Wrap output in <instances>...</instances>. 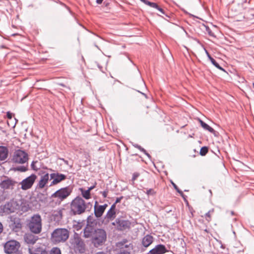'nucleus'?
<instances>
[{
  "label": "nucleus",
  "instance_id": "obj_56",
  "mask_svg": "<svg viewBox=\"0 0 254 254\" xmlns=\"http://www.w3.org/2000/svg\"><path fill=\"white\" fill-rule=\"evenodd\" d=\"M150 1L148 0H145L144 1H143V3L146 5H148V2H149Z\"/></svg>",
  "mask_w": 254,
  "mask_h": 254
},
{
  "label": "nucleus",
  "instance_id": "obj_59",
  "mask_svg": "<svg viewBox=\"0 0 254 254\" xmlns=\"http://www.w3.org/2000/svg\"><path fill=\"white\" fill-rule=\"evenodd\" d=\"M210 211H208L207 213H206L205 215L206 217H210Z\"/></svg>",
  "mask_w": 254,
  "mask_h": 254
},
{
  "label": "nucleus",
  "instance_id": "obj_29",
  "mask_svg": "<svg viewBox=\"0 0 254 254\" xmlns=\"http://www.w3.org/2000/svg\"><path fill=\"white\" fill-rule=\"evenodd\" d=\"M208 151V147L207 146H203L200 148V151H199V154L202 156H204L206 155Z\"/></svg>",
  "mask_w": 254,
  "mask_h": 254
},
{
  "label": "nucleus",
  "instance_id": "obj_48",
  "mask_svg": "<svg viewBox=\"0 0 254 254\" xmlns=\"http://www.w3.org/2000/svg\"><path fill=\"white\" fill-rule=\"evenodd\" d=\"M116 204L114 203L111 206L109 210L115 211Z\"/></svg>",
  "mask_w": 254,
  "mask_h": 254
},
{
  "label": "nucleus",
  "instance_id": "obj_36",
  "mask_svg": "<svg viewBox=\"0 0 254 254\" xmlns=\"http://www.w3.org/2000/svg\"><path fill=\"white\" fill-rule=\"evenodd\" d=\"M36 162H37V161H33L31 164V167L32 169H33L34 171H37L38 170V168H37L35 166V163Z\"/></svg>",
  "mask_w": 254,
  "mask_h": 254
},
{
  "label": "nucleus",
  "instance_id": "obj_24",
  "mask_svg": "<svg viewBox=\"0 0 254 254\" xmlns=\"http://www.w3.org/2000/svg\"><path fill=\"white\" fill-rule=\"evenodd\" d=\"M79 190L81 193L82 196L85 199H89L91 197V193L89 190H85L82 188H79Z\"/></svg>",
  "mask_w": 254,
  "mask_h": 254
},
{
  "label": "nucleus",
  "instance_id": "obj_34",
  "mask_svg": "<svg viewBox=\"0 0 254 254\" xmlns=\"http://www.w3.org/2000/svg\"><path fill=\"white\" fill-rule=\"evenodd\" d=\"M146 193L148 195H154L155 194L156 192L152 189H149L147 190Z\"/></svg>",
  "mask_w": 254,
  "mask_h": 254
},
{
  "label": "nucleus",
  "instance_id": "obj_21",
  "mask_svg": "<svg viewBox=\"0 0 254 254\" xmlns=\"http://www.w3.org/2000/svg\"><path fill=\"white\" fill-rule=\"evenodd\" d=\"M98 218L94 216L93 214L89 215L86 219V224L96 226L98 223Z\"/></svg>",
  "mask_w": 254,
  "mask_h": 254
},
{
  "label": "nucleus",
  "instance_id": "obj_26",
  "mask_svg": "<svg viewBox=\"0 0 254 254\" xmlns=\"http://www.w3.org/2000/svg\"><path fill=\"white\" fill-rule=\"evenodd\" d=\"M127 242V241L125 240L120 243L121 250H124V248H127L128 249L127 251L129 252L130 250L132 249V245L130 243L128 244H126Z\"/></svg>",
  "mask_w": 254,
  "mask_h": 254
},
{
  "label": "nucleus",
  "instance_id": "obj_7",
  "mask_svg": "<svg viewBox=\"0 0 254 254\" xmlns=\"http://www.w3.org/2000/svg\"><path fill=\"white\" fill-rule=\"evenodd\" d=\"M69 242L71 246L76 252L79 253H83L85 252V244L78 234L75 233L73 237L70 239Z\"/></svg>",
  "mask_w": 254,
  "mask_h": 254
},
{
  "label": "nucleus",
  "instance_id": "obj_28",
  "mask_svg": "<svg viewBox=\"0 0 254 254\" xmlns=\"http://www.w3.org/2000/svg\"><path fill=\"white\" fill-rule=\"evenodd\" d=\"M210 62L211 64L216 68L225 72H227L221 66L219 65V64L216 61V60L214 59H212L211 61H210Z\"/></svg>",
  "mask_w": 254,
  "mask_h": 254
},
{
  "label": "nucleus",
  "instance_id": "obj_42",
  "mask_svg": "<svg viewBox=\"0 0 254 254\" xmlns=\"http://www.w3.org/2000/svg\"><path fill=\"white\" fill-rule=\"evenodd\" d=\"M178 193L180 194V195L184 198V199L187 202V199H186V196L184 194L183 192L180 190Z\"/></svg>",
  "mask_w": 254,
  "mask_h": 254
},
{
  "label": "nucleus",
  "instance_id": "obj_57",
  "mask_svg": "<svg viewBox=\"0 0 254 254\" xmlns=\"http://www.w3.org/2000/svg\"><path fill=\"white\" fill-rule=\"evenodd\" d=\"M95 254H107L104 252H99L96 253Z\"/></svg>",
  "mask_w": 254,
  "mask_h": 254
},
{
  "label": "nucleus",
  "instance_id": "obj_6",
  "mask_svg": "<svg viewBox=\"0 0 254 254\" xmlns=\"http://www.w3.org/2000/svg\"><path fill=\"white\" fill-rule=\"evenodd\" d=\"M19 208V206L18 202L12 199L7 201L4 204L0 205V212L1 214H9L15 212Z\"/></svg>",
  "mask_w": 254,
  "mask_h": 254
},
{
  "label": "nucleus",
  "instance_id": "obj_17",
  "mask_svg": "<svg viewBox=\"0 0 254 254\" xmlns=\"http://www.w3.org/2000/svg\"><path fill=\"white\" fill-rule=\"evenodd\" d=\"M104 212L105 211L103 210L102 207L100 205H98V202L96 201L94 206V213L95 216L97 218H100L103 215Z\"/></svg>",
  "mask_w": 254,
  "mask_h": 254
},
{
  "label": "nucleus",
  "instance_id": "obj_53",
  "mask_svg": "<svg viewBox=\"0 0 254 254\" xmlns=\"http://www.w3.org/2000/svg\"><path fill=\"white\" fill-rule=\"evenodd\" d=\"M3 230V226L1 222H0V233L2 232Z\"/></svg>",
  "mask_w": 254,
  "mask_h": 254
},
{
  "label": "nucleus",
  "instance_id": "obj_27",
  "mask_svg": "<svg viewBox=\"0 0 254 254\" xmlns=\"http://www.w3.org/2000/svg\"><path fill=\"white\" fill-rule=\"evenodd\" d=\"M28 170L27 166H19L15 167H12L10 170L14 172L18 171L20 172H25Z\"/></svg>",
  "mask_w": 254,
  "mask_h": 254
},
{
  "label": "nucleus",
  "instance_id": "obj_50",
  "mask_svg": "<svg viewBox=\"0 0 254 254\" xmlns=\"http://www.w3.org/2000/svg\"><path fill=\"white\" fill-rule=\"evenodd\" d=\"M143 153L146 155L147 157L150 159L151 160V155L145 150V152H143Z\"/></svg>",
  "mask_w": 254,
  "mask_h": 254
},
{
  "label": "nucleus",
  "instance_id": "obj_45",
  "mask_svg": "<svg viewBox=\"0 0 254 254\" xmlns=\"http://www.w3.org/2000/svg\"><path fill=\"white\" fill-rule=\"evenodd\" d=\"M178 193L180 194V195L184 198V199L187 202V199H186V196L184 194L183 192L180 190Z\"/></svg>",
  "mask_w": 254,
  "mask_h": 254
},
{
  "label": "nucleus",
  "instance_id": "obj_3",
  "mask_svg": "<svg viewBox=\"0 0 254 254\" xmlns=\"http://www.w3.org/2000/svg\"><path fill=\"white\" fill-rule=\"evenodd\" d=\"M31 233L38 234L42 231V219L39 214L34 215L27 224Z\"/></svg>",
  "mask_w": 254,
  "mask_h": 254
},
{
  "label": "nucleus",
  "instance_id": "obj_41",
  "mask_svg": "<svg viewBox=\"0 0 254 254\" xmlns=\"http://www.w3.org/2000/svg\"><path fill=\"white\" fill-rule=\"evenodd\" d=\"M181 9L185 14L189 15L190 16V17H196L194 15H193V14H190L189 12H188L184 8H182Z\"/></svg>",
  "mask_w": 254,
  "mask_h": 254
},
{
  "label": "nucleus",
  "instance_id": "obj_40",
  "mask_svg": "<svg viewBox=\"0 0 254 254\" xmlns=\"http://www.w3.org/2000/svg\"><path fill=\"white\" fill-rule=\"evenodd\" d=\"M171 183L172 185V186H173L174 188L175 189V190L178 192H179V191L181 190L179 189V188L178 187V186L173 182V181H171Z\"/></svg>",
  "mask_w": 254,
  "mask_h": 254
},
{
  "label": "nucleus",
  "instance_id": "obj_35",
  "mask_svg": "<svg viewBox=\"0 0 254 254\" xmlns=\"http://www.w3.org/2000/svg\"><path fill=\"white\" fill-rule=\"evenodd\" d=\"M139 176V173L138 172H134L132 174V177L131 179L132 181H134Z\"/></svg>",
  "mask_w": 254,
  "mask_h": 254
},
{
  "label": "nucleus",
  "instance_id": "obj_60",
  "mask_svg": "<svg viewBox=\"0 0 254 254\" xmlns=\"http://www.w3.org/2000/svg\"><path fill=\"white\" fill-rule=\"evenodd\" d=\"M62 160L64 161V163H65L66 164H67L68 161L67 160H65L64 159H62Z\"/></svg>",
  "mask_w": 254,
  "mask_h": 254
},
{
  "label": "nucleus",
  "instance_id": "obj_19",
  "mask_svg": "<svg viewBox=\"0 0 254 254\" xmlns=\"http://www.w3.org/2000/svg\"><path fill=\"white\" fill-rule=\"evenodd\" d=\"M8 150L6 146H0V160L4 161L8 157Z\"/></svg>",
  "mask_w": 254,
  "mask_h": 254
},
{
  "label": "nucleus",
  "instance_id": "obj_25",
  "mask_svg": "<svg viewBox=\"0 0 254 254\" xmlns=\"http://www.w3.org/2000/svg\"><path fill=\"white\" fill-rule=\"evenodd\" d=\"M115 217L116 211L111 210H109L105 216V219H107L108 221H110L114 219Z\"/></svg>",
  "mask_w": 254,
  "mask_h": 254
},
{
  "label": "nucleus",
  "instance_id": "obj_47",
  "mask_svg": "<svg viewBox=\"0 0 254 254\" xmlns=\"http://www.w3.org/2000/svg\"><path fill=\"white\" fill-rule=\"evenodd\" d=\"M55 1L56 2H57V3H59V4H61V5H62V6H64L65 7H66V8H68V7H67V6H66V5L64 3H63V2H62V1H60L59 0H56Z\"/></svg>",
  "mask_w": 254,
  "mask_h": 254
},
{
  "label": "nucleus",
  "instance_id": "obj_31",
  "mask_svg": "<svg viewBox=\"0 0 254 254\" xmlns=\"http://www.w3.org/2000/svg\"><path fill=\"white\" fill-rule=\"evenodd\" d=\"M84 221L82 222H77L76 224L73 225L74 228L76 231H79L80 230L82 227V223H83Z\"/></svg>",
  "mask_w": 254,
  "mask_h": 254
},
{
  "label": "nucleus",
  "instance_id": "obj_58",
  "mask_svg": "<svg viewBox=\"0 0 254 254\" xmlns=\"http://www.w3.org/2000/svg\"><path fill=\"white\" fill-rule=\"evenodd\" d=\"M138 91V92L140 93L141 94H142V95H144V96H145L146 98H147L146 94H145V93H142V92H140V91Z\"/></svg>",
  "mask_w": 254,
  "mask_h": 254
},
{
  "label": "nucleus",
  "instance_id": "obj_14",
  "mask_svg": "<svg viewBox=\"0 0 254 254\" xmlns=\"http://www.w3.org/2000/svg\"><path fill=\"white\" fill-rule=\"evenodd\" d=\"M168 252L165 245L158 244L150 250L147 254H164Z\"/></svg>",
  "mask_w": 254,
  "mask_h": 254
},
{
  "label": "nucleus",
  "instance_id": "obj_62",
  "mask_svg": "<svg viewBox=\"0 0 254 254\" xmlns=\"http://www.w3.org/2000/svg\"><path fill=\"white\" fill-rule=\"evenodd\" d=\"M16 252L17 253H15L14 254H22L21 252H19L18 251L17 252Z\"/></svg>",
  "mask_w": 254,
  "mask_h": 254
},
{
  "label": "nucleus",
  "instance_id": "obj_37",
  "mask_svg": "<svg viewBox=\"0 0 254 254\" xmlns=\"http://www.w3.org/2000/svg\"><path fill=\"white\" fill-rule=\"evenodd\" d=\"M149 6H150V7H153V8H157L158 6V5L155 3V2H151L150 1L149 2H148V5Z\"/></svg>",
  "mask_w": 254,
  "mask_h": 254
},
{
  "label": "nucleus",
  "instance_id": "obj_9",
  "mask_svg": "<svg viewBox=\"0 0 254 254\" xmlns=\"http://www.w3.org/2000/svg\"><path fill=\"white\" fill-rule=\"evenodd\" d=\"M20 247V243L14 240L8 241L3 245V249L5 253L10 254L18 251Z\"/></svg>",
  "mask_w": 254,
  "mask_h": 254
},
{
  "label": "nucleus",
  "instance_id": "obj_12",
  "mask_svg": "<svg viewBox=\"0 0 254 254\" xmlns=\"http://www.w3.org/2000/svg\"><path fill=\"white\" fill-rule=\"evenodd\" d=\"M28 159V154L24 150L18 149L16 150L14 154L12 160L14 162L24 164L27 161Z\"/></svg>",
  "mask_w": 254,
  "mask_h": 254
},
{
  "label": "nucleus",
  "instance_id": "obj_13",
  "mask_svg": "<svg viewBox=\"0 0 254 254\" xmlns=\"http://www.w3.org/2000/svg\"><path fill=\"white\" fill-rule=\"evenodd\" d=\"M66 179V176L58 172L53 173L50 174V179L52 180L50 187L56 185Z\"/></svg>",
  "mask_w": 254,
  "mask_h": 254
},
{
  "label": "nucleus",
  "instance_id": "obj_49",
  "mask_svg": "<svg viewBox=\"0 0 254 254\" xmlns=\"http://www.w3.org/2000/svg\"><path fill=\"white\" fill-rule=\"evenodd\" d=\"M107 192H108V191L107 190H105V191L102 192V195H103L104 198L107 197Z\"/></svg>",
  "mask_w": 254,
  "mask_h": 254
},
{
  "label": "nucleus",
  "instance_id": "obj_39",
  "mask_svg": "<svg viewBox=\"0 0 254 254\" xmlns=\"http://www.w3.org/2000/svg\"><path fill=\"white\" fill-rule=\"evenodd\" d=\"M6 117L8 119L11 120L13 117V113H11L10 111L7 112Z\"/></svg>",
  "mask_w": 254,
  "mask_h": 254
},
{
  "label": "nucleus",
  "instance_id": "obj_11",
  "mask_svg": "<svg viewBox=\"0 0 254 254\" xmlns=\"http://www.w3.org/2000/svg\"><path fill=\"white\" fill-rule=\"evenodd\" d=\"M37 178V177L35 174H32L29 176L23 179L19 183V185H21V189L23 190H26L31 189Z\"/></svg>",
  "mask_w": 254,
  "mask_h": 254
},
{
  "label": "nucleus",
  "instance_id": "obj_54",
  "mask_svg": "<svg viewBox=\"0 0 254 254\" xmlns=\"http://www.w3.org/2000/svg\"><path fill=\"white\" fill-rule=\"evenodd\" d=\"M208 58L209 59V60L210 61H211L212 59H213V58L210 55V54H208V55H207Z\"/></svg>",
  "mask_w": 254,
  "mask_h": 254
},
{
  "label": "nucleus",
  "instance_id": "obj_64",
  "mask_svg": "<svg viewBox=\"0 0 254 254\" xmlns=\"http://www.w3.org/2000/svg\"><path fill=\"white\" fill-rule=\"evenodd\" d=\"M231 213L232 215H234V211H231Z\"/></svg>",
  "mask_w": 254,
  "mask_h": 254
},
{
  "label": "nucleus",
  "instance_id": "obj_44",
  "mask_svg": "<svg viewBox=\"0 0 254 254\" xmlns=\"http://www.w3.org/2000/svg\"><path fill=\"white\" fill-rule=\"evenodd\" d=\"M178 193L180 194V195L184 198V199L187 202V199H186V196L184 194L183 192L180 190Z\"/></svg>",
  "mask_w": 254,
  "mask_h": 254
},
{
  "label": "nucleus",
  "instance_id": "obj_20",
  "mask_svg": "<svg viewBox=\"0 0 254 254\" xmlns=\"http://www.w3.org/2000/svg\"><path fill=\"white\" fill-rule=\"evenodd\" d=\"M153 238L152 236H151L150 235H146L142 239V245L145 248L148 247L153 242Z\"/></svg>",
  "mask_w": 254,
  "mask_h": 254
},
{
  "label": "nucleus",
  "instance_id": "obj_2",
  "mask_svg": "<svg viewBox=\"0 0 254 254\" xmlns=\"http://www.w3.org/2000/svg\"><path fill=\"white\" fill-rule=\"evenodd\" d=\"M68 237L69 232L65 228H57L51 234V240L55 243L65 242Z\"/></svg>",
  "mask_w": 254,
  "mask_h": 254
},
{
  "label": "nucleus",
  "instance_id": "obj_5",
  "mask_svg": "<svg viewBox=\"0 0 254 254\" xmlns=\"http://www.w3.org/2000/svg\"><path fill=\"white\" fill-rule=\"evenodd\" d=\"M18 183L11 177L3 175L0 182V191L3 193L5 190H12Z\"/></svg>",
  "mask_w": 254,
  "mask_h": 254
},
{
  "label": "nucleus",
  "instance_id": "obj_33",
  "mask_svg": "<svg viewBox=\"0 0 254 254\" xmlns=\"http://www.w3.org/2000/svg\"><path fill=\"white\" fill-rule=\"evenodd\" d=\"M132 145L133 147H134L135 148H136L137 149H138L140 151H141L142 152H145V149H144L143 147H142L140 145L137 144H136V143H132Z\"/></svg>",
  "mask_w": 254,
  "mask_h": 254
},
{
  "label": "nucleus",
  "instance_id": "obj_10",
  "mask_svg": "<svg viewBox=\"0 0 254 254\" xmlns=\"http://www.w3.org/2000/svg\"><path fill=\"white\" fill-rule=\"evenodd\" d=\"M72 190V188L69 186L62 188L53 193L51 197L53 198H58L61 201H63L70 194Z\"/></svg>",
  "mask_w": 254,
  "mask_h": 254
},
{
  "label": "nucleus",
  "instance_id": "obj_38",
  "mask_svg": "<svg viewBox=\"0 0 254 254\" xmlns=\"http://www.w3.org/2000/svg\"><path fill=\"white\" fill-rule=\"evenodd\" d=\"M156 9L159 10L162 14L165 15L167 17H169L167 15V14H166L165 13V12L163 8H162L161 7H160L159 5H158V7L156 8Z\"/></svg>",
  "mask_w": 254,
  "mask_h": 254
},
{
  "label": "nucleus",
  "instance_id": "obj_46",
  "mask_svg": "<svg viewBox=\"0 0 254 254\" xmlns=\"http://www.w3.org/2000/svg\"><path fill=\"white\" fill-rule=\"evenodd\" d=\"M123 196H120L119 197H117L115 200V202H114L115 204H117L118 203H119L121 202V200L123 199Z\"/></svg>",
  "mask_w": 254,
  "mask_h": 254
},
{
  "label": "nucleus",
  "instance_id": "obj_32",
  "mask_svg": "<svg viewBox=\"0 0 254 254\" xmlns=\"http://www.w3.org/2000/svg\"><path fill=\"white\" fill-rule=\"evenodd\" d=\"M205 31L207 32V33L208 34V35L211 37H215V36L214 35V33L212 32L210 28L208 26H205Z\"/></svg>",
  "mask_w": 254,
  "mask_h": 254
},
{
  "label": "nucleus",
  "instance_id": "obj_15",
  "mask_svg": "<svg viewBox=\"0 0 254 254\" xmlns=\"http://www.w3.org/2000/svg\"><path fill=\"white\" fill-rule=\"evenodd\" d=\"M39 238L31 233H27L24 236L25 242L28 245H34L36 243Z\"/></svg>",
  "mask_w": 254,
  "mask_h": 254
},
{
  "label": "nucleus",
  "instance_id": "obj_55",
  "mask_svg": "<svg viewBox=\"0 0 254 254\" xmlns=\"http://www.w3.org/2000/svg\"><path fill=\"white\" fill-rule=\"evenodd\" d=\"M103 0H96V2L98 4H101L103 2Z\"/></svg>",
  "mask_w": 254,
  "mask_h": 254
},
{
  "label": "nucleus",
  "instance_id": "obj_30",
  "mask_svg": "<svg viewBox=\"0 0 254 254\" xmlns=\"http://www.w3.org/2000/svg\"><path fill=\"white\" fill-rule=\"evenodd\" d=\"M50 254H61V251L60 248L54 247L50 251Z\"/></svg>",
  "mask_w": 254,
  "mask_h": 254
},
{
  "label": "nucleus",
  "instance_id": "obj_23",
  "mask_svg": "<svg viewBox=\"0 0 254 254\" xmlns=\"http://www.w3.org/2000/svg\"><path fill=\"white\" fill-rule=\"evenodd\" d=\"M11 225L13 229H19L21 228L22 224L19 218H14L13 219L11 220Z\"/></svg>",
  "mask_w": 254,
  "mask_h": 254
},
{
  "label": "nucleus",
  "instance_id": "obj_63",
  "mask_svg": "<svg viewBox=\"0 0 254 254\" xmlns=\"http://www.w3.org/2000/svg\"><path fill=\"white\" fill-rule=\"evenodd\" d=\"M98 67L101 70L102 67L100 66L99 65H98Z\"/></svg>",
  "mask_w": 254,
  "mask_h": 254
},
{
  "label": "nucleus",
  "instance_id": "obj_51",
  "mask_svg": "<svg viewBox=\"0 0 254 254\" xmlns=\"http://www.w3.org/2000/svg\"><path fill=\"white\" fill-rule=\"evenodd\" d=\"M100 206L102 207L103 210L105 211L106 208L108 207V204L105 203L104 205H100Z\"/></svg>",
  "mask_w": 254,
  "mask_h": 254
},
{
  "label": "nucleus",
  "instance_id": "obj_61",
  "mask_svg": "<svg viewBox=\"0 0 254 254\" xmlns=\"http://www.w3.org/2000/svg\"><path fill=\"white\" fill-rule=\"evenodd\" d=\"M14 120L15 121V123H14V125L12 126L13 127H14L15 126V125H16V122H17V120L16 119V118H14Z\"/></svg>",
  "mask_w": 254,
  "mask_h": 254
},
{
  "label": "nucleus",
  "instance_id": "obj_8",
  "mask_svg": "<svg viewBox=\"0 0 254 254\" xmlns=\"http://www.w3.org/2000/svg\"><path fill=\"white\" fill-rule=\"evenodd\" d=\"M112 225L115 226L117 230L123 231L130 228L131 222L128 220L125 219L123 217H121L117 218L115 221L112 223Z\"/></svg>",
  "mask_w": 254,
  "mask_h": 254
},
{
  "label": "nucleus",
  "instance_id": "obj_43",
  "mask_svg": "<svg viewBox=\"0 0 254 254\" xmlns=\"http://www.w3.org/2000/svg\"><path fill=\"white\" fill-rule=\"evenodd\" d=\"M178 193L180 194V195L184 198V199L187 202V199H186V196L184 194L183 192L180 190Z\"/></svg>",
  "mask_w": 254,
  "mask_h": 254
},
{
  "label": "nucleus",
  "instance_id": "obj_1",
  "mask_svg": "<svg viewBox=\"0 0 254 254\" xmlns=\"http://www.w3.org/2000/svg\"><path fill=\"white\" fill-rule=\"evenodd\" d=\"M88 205L92 204L86 203L85 201L80 196H77L74 198L70 202L69 214L71 216L80 215L85 213L87 210L89 211Z\"/></svg>",
  "mask_w": 254,
  "mask_h": 254
},
{
  "label": "nucleus",
  "instance_id": "obj_4",
  "mask_svg": "<svg viewBox=\"0 0 254 254\" xmlns=\"http://www.w3.org/2000/svg\"><path fill=\"white\" fill-rule=\"evenodd\" d=\"M106 232L103 229H97L94 230L91 242L95 247L102 246L106 241Z\"/></svg>",
  "mask_w": 254,
  "mask_h": 254
},
{
  "label": "nucleus",
  "instance_id": "obj_18",
  "mask_svg": "<svg viewBox=\"0 0 254 254\" xmlns=\"http://www.w3.org/2000/svg\"><path fill=\"white\" fill-rule=\"evenodd\" d=\"M49 180V175L48 173L44 174L41 177L40 180L39 181L38 187L39 189H43L45 187L47 183Z\"/></svg>",
  "mask_w": 254,
  "mask_h": 254
},
{
  "label": "nucleus",
  "instance_id": "obj_22",
  "mask_svg": "<svg viewBox=\"0 0 254 254\" xmlns=\"http://www.w3.org/2000/svg\"><path fill=\"white\" fill-rule=\"evenodd\" d=\"M198 120L200 124L201 127L204 129L208 130L209 132L214 134L215 133V130L212 127H210L208 124H207L206 123H205L200 119H198Z\"/></svg>",
  "mask_w": 254,
  "mask_h": 254
},
{
  "label": "nucleus",
  "instance_id": "obj_52",
  "mask_svg": "<svg viewBox=\"0 0 254 254\" xmlns=\"http://www.w3.org/2000/svg\"><path fill=\"white\" fill-rule=\"evenodd\" d=\"M95 185H96V184L94 185H93V186L89 187L88 188L87 190H89V192H90V191L95 188Z\"/></svg>",
  "mask_w": 254,
  "mask_h": 254
},
{
  "label": "nucleus",
  "instance_id": "obj_16",
  "mask_svg": "<svg viewBox=\"0 0 254 254\" xmlns=\"http://www.w3.org/2000/svg\"><path fill=\"white\" fill-rule=\"evenodd\" d=\"M95 226L87 224L83 230V237L85 238H88L93 236L95 229Z\"/></svg>",
  "mask_w": 254,
  "mask_h": 254
}]
</instances>
